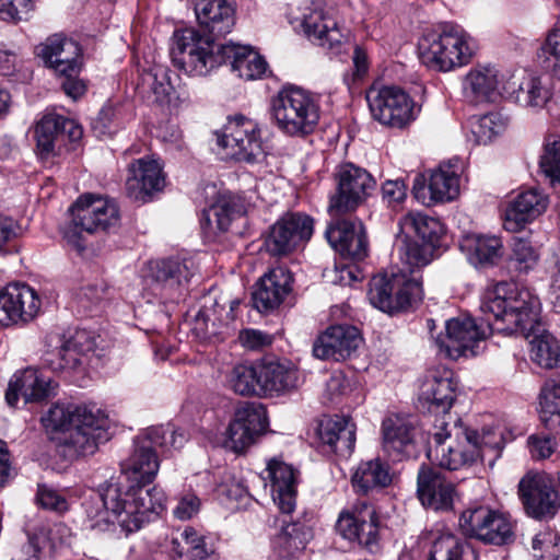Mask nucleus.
I'll return each instance as SVG.
<instances>
[{"mask_svg": "<svg viewBox=\"0 0 560 560\" xmlns=\"http://www.w3.org/2000/svg\"><path fill=\"white\" fill-rule=\"evenodd\" d=\"M538 307V296L527 288L506 281L489 284L481 295L480 310L491 314L493 322L487 319L486 325H478L470 317L447 320L445 335L435 339L438 352L452 360L474 357L479 343L490 334L511 335L528 329L536 320Z\"/></svg>", "mask_w": 560, "mask_h": 560, "instance_id": "1", "label": "nucleus"}, {"mask_svg": "<svg viewBox=\"0 0 560 560\" xmlns=\"http://www.w3.org/2000/svg\"><path fill=\"white\" fill-rule=\"evenodd\" d=\"M136 483L127 489L109 482L102 491L84 502L89 527L104 532L115 521L127 534L139 530L144 523L161 515L166 509V495L158 487Z\"/></svg>", "mask_w": 560, "mask_h": 560, "instance_id": "2", "label": "nucleus"}, {"mask_svg": "<svg viewBox=\"0 0 560 560\" xmlns=\"http://www.w3.org/2000/svg\"><path fill=\"white\" fill-rule=\"evenodd\" d=\"M402 268L390 275L374 276L370 281L369 301L385 313L405 311L422 299L420 277L416 271L428 266L433 259V246L419 244L408 235H399L396 241Z\"/></svg>", "mask_w": 560, "mask_h": 560, "instance_id": "3", "label": "nucleus"}, {"mask_svg": "<svg viewBox=\"0 0 560 560\" xmlns=\"http://www.w3.org/2000/svg\"><path fill=\"white\" fill-rule=\"evenodd\" d=\"M47 432H62V454L70 458L92 455L107 439L108 418L95 404H55L42 417Z\"/></svg>", "mask_w": 560, "mask_h": 560, "instance_id": "4", "label": "nucleus"}, {"mask_svg": "<svg viewBox=\"0 0 560 560\" xmlns=\"http://www.w3.org/2000/svg\"><path fill=\"white\" fill-rule=\"evenodd\" d=\"M428 458L447 470L471 466L480 459L474 443V430L464 427L457 417H436L430 432Z\"/></svg>", "mask_w": 560, "mask_h": 560, "instance_id": "5", "label": "nucleus"}, {"mask_svg": "<svg viewBox=\"0 0 560 560\" xmlns=\"http://www.w3.org/2000/svg\"><path fill=\"white\" fill-rule=\"evenodd\" d=\"M474 50L472 38L457 24H443L419 40L421 61L440 71H451L467 65Z\"/></svg>", "mask_w": 560, "mask_h": 560, "instance_id": "6", "label": "nucleus"}, {"mask_svg": "<svg viewBox=\"0 0 560 560\" xmlns=\"http://www.w3.org/2000/svg\"><path fill=\"white\" fill-rule=\"evenodd\" d=\"M277 128L290 137L311 135L319 121V105L313 95L298 86H284L270 105Z\"/></svg>", "mask_w": 560, "mask_h": 560, "instance_id": "7", "label": "nucleus"}, {"mask_svg": "<svg viewBox=\"0 0 560 560\" xmlns=\"http://www.w3.org/2000/svg\"><path fill=\"white\" fill-rule=\"evenodd\" d=\"M223 46L196 28L175 31L171 46L172 62L189 75H207L223 65Z\"/></svg>", "mask_w": 560, "mask_h": 560, "instance_id": "8", "label": "nucleus"}, {"mask_svg": "<svg viewBox=\"0 0 560 560\" xmlns=\"http://www.w3.org/2000/svg\"><path fill=\"white\" fill-rule=\"evenodd\" d=\"M71 221L65 232V237L78 252H83L85 245L81 233L96 234L108 231L119 222V210L116 202L103 196L84 194L69 209Z\"/></svg>", "mask_w": 560, "mask_h": 560, "instance_id": "9", "label": "nucleus"}, {"mask_svg": "<svg viewBox=\"0 0 560 560\" xmlns=\"http://www.w3.org/2000/svg\"><path fill=\"white\" fill-rule=\"evenodd\" d=\"M289 23L295 31H302L311 42L335 54L340 52L346 37L338 26L334 8L324 1H312L299 15L290 13Z\"/></svg>", "mask_w": 560, "mask_h": 560, "instance_id": "10", "label": "nucleus"}, {"mask_svg": "<svg viewBox=\"0 0 560 560\" xmlns=\"http://www.w3.org/2000/svg\"><path fill=\"white\" fill-rule=\"evenodd\" d=\"M459 527L465 536L485 544L504 546L515 540V524L511 516L485 505L463 511Z\"/></svg>", "mask_w": 560, "mask_h": 560, "instance_id": "11", "label": "nucleus"}, {"mask_svg": "<svg viewBox=\"0 0 560 560\" xmlns=\"http://www.w3.org/2000/svg\"><path fill=\"white\" fill-rule=\"evenodd\" d=\"M335 178L337 190L330 197L328 207L334 217L354 211L376 187L372 175L352 163L341 164L335 173Z\"/></svg>", "mask_w": 560, "mask_h": 560, "instance_id": "12", "label": "nucleus"}, {"mask_svg": "<svg viewBox=\"0 0 560 560\" xmlns=\"http://www.w3.org/2000/svg\"><path fill=\"white\" fill-rule=\"evenodd\" d=\"M314 232V220L301 212H289L269 229L264 245L272 256H287L310 241Z\"/></svg>", "mask_w": 560, "mask_h": 560, "instance_id": "13", "label": "nucleus"}, {"mask_svg": "<svg viewBox=\"0 0 560 560\" xmlns=\"http://www.w3.org/2000/svg\"><path fill=\"white\" fill-rule=\"evenodd\" d=\"M217 141L226 155L238 161L253 163L265 153L256 122L243 116L230 119Z\"/></svg>", "mask_w": 560, "mask_h": 560, "instance_id": "14", "label": "nucleus"}, {"mask_svg": "<svg viewBox=\"0 0 560 560\" xmlns=\"http://www.w3.org/2000/svg\"><path fill=\"white\" fill-rule=\"evenodd\" d=\"M366 101L373 118L383 125L402 128L415 119L413 102L400 88H371Z\"/></svg>", "mask_w": 560, "mask_h": 560, "instance_id": "15", "label": "nucleus"}, {"mask_svg": "<svg viewBox=\"0 0 560 560\" xmlns=\"http://www.w3.org/2000/svg\"><path fill=\"white\" fill-rule=\"evenodd\" d=\"M83 136L82 127L73 119L56 113L42 117L35 127L36 149L40 159L60 154L62 148L78 142Z\"/></svg>", "mask_w": 560, "mask_h": 560, "instance_id": "16", "label": "nucleus"}, {"mask_svg": "<svg viewBox=\"0 0 560 560\" xmlns=\"http://www.w3.org/2000/svg\"><path fill=\"white\" fill-rule=\"evenodd\" d=\"M517 494L526 514L536 520L553 517L560 498L551 481L542 474L528 471L517 486Z\"/></svg>", "mask_w": 560, "mask_h": 560, "instance_id": "17", "label": "nucleus"}, {"mask_svg": "<svg viewBox=\"0 0 560 560\" xmlns=\"http://www.w3.org/2000/svg\"><path fill=\"white\" fill-rule=\"evenodd\" d=\"M39 310L40 299L30 285L14 282L0 290V325H26L38 315Z\"/></svg>", "mask_w": 560, "mask_h": 560, "instance_id": "18", "label": "nucleus"}, {"mask_svg": "<svg viewBox=\"0 0 560 560\" xmlns=\"http://www.w3.org/2000/svg\"><path fill=\"white\" fill-rule=\"evenodd\" d=\"M412 194L423 206L432 207L454 200L459 195V176L453 164H442L430 175L416 176Z\"/></svg>", "mask_w": 560, "mask_h": 560, "instance_id": "19", "label": "nucleus"}, {"mask_svg": "<svg viewBox=\"0 0 560 560\" xmlns=\"http://www.w3.org/2000/svg\"><path fill=\"white\" fill-rule=\"evenodd\" d=\"M268 425L266 410L261 404L244 402L234 412L226 429L225 445L235 453L250 446Z\"/></svg>", "mask_w": 560, "mask_h": 560, "instance_id": "20", "label": "nucleus"}, {"mask_svg": "<svg viewBox=\"0 0 560 560\" xmlns=\"http://www.w3.org/2000/svg\"><path fill=\"white\" fill-rule=\"evenodd\" d=\"M336 526L348 540L358 541L370 550L377 546L378 517L375 509L365 501H359L341 512Z\"/></svg>", "mask_w": 560, "mask_h": 560, "instance_id": "21", "label": "nucleus"}, {"mask_svg": "<svg viewBox=\"0 0 560 560\" xmlns=\"http://www.w3.org/2000/svg\"><path fill=\"white\" fill-rule=\"evenodd\" d=\"M362 343L354 326L334 325L323 331L313 343V354L320 360L343 361L350 358Z\"/></svg>", "mask_w": 560, "mask_h": 560, "instance_id": "22", "label": "nucleus"}, {"mask_svg": "<svg viewBox=\"0 0 560 560\" xmlns=\"http://www.w3.org/2000/svg\"><path fill=\"white\" fill-rule=\"evenodd\" d=\"M330 246L341 256L362 260L368 256V237L365 229L359 220H336L325 232Z\"/></svg>", "mask_w": 560, "mask_h": 560, "instance_id": "23", "label": "nucleus"}, {"mask_svg": "<svg viewBox=\"0 0 560 560\" xmlns=\"http://www.w3.org/2000/svg\"><path fill=\"white\" fill-rule=\"evenodd\" d=\"M417 493L427 509L435 512L453 510L456 495L455 486L432 467L422 466L418 472Z\"/></svg>", "mask_w": 560, "mask_h": 560, "instance_id": "24", "label": "nucleus"}, {"mask_svg": "<svg viewBox=\"0 0 560 560\" xmlns=\"http://www.w3.org/2000/svg\"><path fill=\"white\" fill-rule=\"evenodd\" d=\"M502 80L501 95L523 107L541 108L550 98V91L539 77L521 71L509 72Z\"/></svg>", "mask_w": 560, "mask_h": 560, "instance_id": "25", "label": "nucleus"}, {"mask_svg": "<svg viewBox=\"0 0 560 560\" xmlns=\"http://www.w3.org/2000/svg\"><path fill=\"white\" fill-rule=\"evenodd\" d=\"M55 386L50 377L34 368H27L15 372L10 378L5 401L10 407H15L19 397L25 402H39L54 394Z\"/></svg>", "mask_w": 560, "mask_h": 560, "instance_id": "26", "label": "nucleus"}, {"mask_svg": "<svg viewBox=\"0 0 560 560\" xmlns=\"http://www.w3.org/2000/svg\"><path fill=\"white\" fill-rule=\"evenodd\" d=\"M194 9L200 33L213 40L235 26V8L229 0H195Z\"/></svg>", "mask_w": 560, "mask_h": 560, "instance_id": "27", "label": "nucleus"}, {"mask_svg": "<svg viewBox=\"0 0 560 560\" xmlns=\"http://www.w3.org/2000/svg\"><path fill=\"white\" fill-rule=\"evenodd\" d=\"M164 184L165 178L158 161L141 158L130 163L126 179V191L131 199L145 202L148 197L153 191L161 190Z\"/></svg>", "mask_w": 560, "mask_h": 560, "instance_id": "28", "label": "nucleus"}, {"mask_svg": "<svg viewBox=\"0 0 560 560\" xmlns=\"http://www.w3.org/2000/svg\"><path fill=\"white\" fill-rule=\"evenodd\" d=\"M383 448L394 462L416 454V427L408 418L389 416L382 423Z\"/></svg>", "mask_w": 560, "mask_h": 560, "instance_id": "29", "label": "nucleus"}, {"mask_svg": "<svg viewBox=\"0 0 560 560\" xmlns=\"http://www.w3.org/2000/svg\"><path fill=\"white\" fill-rule=\"evenodd\" d=\"M155 447L147 436V430L136 439L133 452L121 463V471L128 480L136 483H151L154 480L160 468Z\"/></svg>", "mask_w": 560, "mask_h": 560, "instance_id": "30", "label": "nucleus"}, {"mask_svg": "<svg viewBox=\"0 0 560 560\" xmlns=\"http://www.w3.org/2000/svg\"><path fill=\"white\" fill-rule=\"evenodd\" d=\"M37 55L57 74L80 72L81 48L70 38L55 34L37 47Z\"/></svg>", "mask_w": 560, "mask_h": 560, "instance_id": "31", "label": "nucleus"}, {"mask_svg": "<svg viewBox=\"0 0 560 560\" xmlns=\"http://www.w3.org/2000/svg\"><path fill=\"white\" fill-rule=\"evenodd\" d=\"M266 472L273 502L282 514H291L296 505L298 471L291 465L273 458L269 460Z\"/></svg>", "mask_w": 560, "mask_h": 560, "instance_id": "32", "label": "nucleus"}, {"mask_svg": "<svg viewBox=\"0 0 560 560\" xmlns=\"http://www.w3.org/2000/svg\"><path fill=\"white\" fill-rule=\"evenodd\" d=\"M291 275L282 267L273 268L256 283L253 306L260 313L277 308L291 290Z\"/></svg>", "mask_w": 560, "mask_h": 560, "instance_id": "33", "label": "nucleus"}, {"mask_svg": "<svg viewBox=\"0 0 560 560\" xmlns=\"http://www.w3.org/2000/svg\"><path fill=\"white\" fill-rule=\"evenodd\" d=\"M318 439L326 452L348 457L355 445V424L346 417L335 416L320 421Z\"/></svg>", "mask_w": 560, "mask_h": 560, "instance_id": "34", "label": "nucleus"}, {"mask_svg": "<svg viewBox=\"0 0 560 560\" xmlns=\"http://www.w3.org/2000/svg\"><path fill=\"white\" fill-rule=\"evenodd\" d=\"M540 306L535 323L528 325V329L517 330L529 340L532 360L544 369H557L560 366V342L548 332L540 324ZM513 335V332L511 334Z\"/></svg>", "mask_w": 560, "mask_h": 560, "instance_id": "35", "label": "nucleus"}, {"mask_svg": "<svg viewBox=\"0 0 560 560\" xmlns=\"http://www.w3.org/2000/svg\"><path fill=\"white\" fill-rule=\"evenodd\" d=\"M548 206V197L533 188L522 191L505 210L504 228L518 232L526 223L539 217Z\"/></svg>", "mask_w": 560, "mask_h": 560, "instance_id": "36", "label": "nucleus"}, {"mask_svg": "<svg viewBox=\"0 0 560 560\" xmlns=\"http://www.w3.org/2000/svg\"><path fill=\"white\" fill-rule=\"evenodd\" d=\"M260 396H273L295 388L299 371L291 362L267 361L259 363Z\"/></svg>", "mask_w": 560, "mask_h": 560, "instance_id": "37", "label": "nucleus"}, {"mask_svg": "<svg viewBox=\"0 0 560 560\" xmlns=\"http://www.w3.org/2000/svg\"><path fill=\"white\" fill-rule=\"evenodd\" d=\"M138 93L149 104L165 106L174 94L171 82V70L163 65H154L144 70L138 83Z\"/></svg>", "mask_w": 560, "mask_h": 560, "instance_id": "38", "label": "nucleus"}, {"mask_svg": "<svg viewBox=\"0 0 560 560\" xmlns=\"http://www.w3.org/2000/svg\"><path fill=\"white\" fill-rule=\"evenodd\" d=\"M494 67L478 66L469 70L464 79V92L474 102L490 101L497 93L501 94L503 75Z\"/></svg>", "mask_w": 560, "mask_h": 560, "instance_id": "39", "label": "nucleus"}, {"mask_svg": "<svg viewBox=\"0 0 560 560\" xmlns=\"http://www.w3.org/2000/svg\"><path fill=\"white\" fill-rule=\"evenodd\" d=\"M223 63L230 61L233 71L244 80L261 79L268 69V63L258 52L248 46L226 44L223 46Z\"/></svg>", "mask_w": 560, "mask_h": 560, "instance_id": "40", "label": "nucleus"}, {"mask_svg": "<svg viewBox=\"0 0 560 560\" xmlns=\"http://www.w3.org/2000/svg\"><path fill=\"white\" fill-rule=\"evenodd\" d=\"M421 398L429 404V410L442 413L441 417H453L448 413L455 400V387L452 372L444 371L443 375L432 374L423 384Z\"/></svg>", "mask_w": 560, "mask_h": 560, "instance_id": "41", "label": "nucleus"}, {"mask_svg": "<svg viewBox=\"0 0 560 560\" xmlns=\"http://www.w3.org/2000/svg\"><path fill=\"white\" fill-rule=\"evenodd\" d=\"M460 247L476 266L495 265L503 255V245L497 236L471 234L465 236Z\"/></svg>", "mask_w": 560, "mask_h": 560, "instance_id": "42", "label": "nucleus"}, {"mask_svg": "<svg viewBox=\"0 0 560 560\" xmlns=\"http://www.w3.org/2000/svg\"><path fill=\"white\" fill-rule=\"evenodd\" d=\"M313 537L312 528L305 522L282 520L280 532L272 540L273 548L283 556H293L305 549Z\"/></svg>", "mask_w": 560, "mask_h": 560, "instance_id": "43", "label": "nucleus"}, {"mask_svg": "<svg viewBox=\"0 0 560 560\" xmlns=\"http://www.w3.org/2000/svg\"><path fill=\"white\" fill-rule=\"evenodd\" d=\"M357 492L368 494L374 489L385 488L392 482L389 466L380 458L362 462L352 478Z\"/></svg>", "mask_w": 560, "mask_h": 560, "instance_id": "44", "label": "nucleus"}, {"mask_svg": "<svg viewBox=\"0 0 560 560\" xmlns=\"http://www.w3.org/2000/svg\"><path fill=\"white\" fill-rule=\"evenodd\" d=\"M238 209L230 198L222 197L201 213L200 225L206 236L212 237L228 231Z\"/></svg>", "mask_w": 560, "mask_h": 560, "instance_id": "45", "label": "nucleus"}, {"mask_svg": "<svg viewBox=\"0 0 560 560\" xmlns=\"http://www.w3.org/2000/svg\"><path fill=\"white\" fill-rule=\"evenodd\" d=\"M429 560H478V555L468 540L445 533L434 539Z\"/></svg>", "mask_w": 560, "mask_h": 560, "instance_id": "46", "label": "nucleus"}, {"mask_svg": "<svg viewBox=\"0 0 560 560\" xmlns=\"http://www.w3.org/2000/svg\"><path fill=\"white\" fill-rule=\"evenodd\" d=\"M405 233H415L422 240V244H430L435 249L443 234V225L438 219L422 213H408L399 221Z\"/></svg>", "mask_w": 560, "mask_h": 560, "instance_id": "47", "label": "nucleus"}, {"mask_svg": "<svg viewBox=\"0 0 560 560\" xmlns=\"http://www.w3.org/2000/svg\"><path fill=\"white\" fill-rule=\"evenodd\" d=\"M540 420L552 433H560V378L549 380L540 393Z\"/></svg>", "mask_w": 560, "mask_h": 560, "instance_id": "48", "label": "nucleus"}, {"mask_svg": "<svg viewBox=\"0 0 560 560\" xmlns=\"http://www.w3.org/2000/svg\"><path fill=\"white\" fill-rule=\"evenodd\" d=\"M259 364H237L228 376L229 387L242 396H260Z\"/></svg>", "mask_w": 560, "mask_h": 560, "instance_id": "49", "label": "nucleus"}, {"mask_svg": "<svg viewBox=\"0 0 560 560\" xmlns=\"http://www.w3.org/2000/svg\"><path fill=\"white\" fill-rule=\"evenodd\" d=\"M539 260L538 248L526 237L514 236L511 243L509 267L518 272L527 273L533 270Z\"/></svg>", "mask_w": 560, "mask_h": 560, "instance_id": "50", "label": "nucleus"}, {"mask_svg": "<svg viewBox=\"0 0 560 560\" xmlns=\"http://www.w3.org/2000/svg\"><path fill=\"white\" fill-rule=\"evenodd\" d=\"M506 124L508 119L500 113H488L472 124V133L478 143L487 144L505 129Z\"/></svg>", "mask_w": 560, "mask_h": 560, "instance_id": "51", "label": "nucleus"}, {"mask_svg": "<svg viewBox=\"0 0 560 560\" xmlns=\"http://www.w3.org/2000/svg\"><path fill=\"white\" fill-rule=\"evenodd\" d=\"M183 265L176 259H163L152 267V278L164 289L174 290L182 285Z\"/></svg>", "mask_w": 560, "mask_h": 560, "instance_id": "52", "label": "nucleus"}, {"mask_svg": "<svg viewBox=\"0 0 560 560\" xmlns=\"http://www.w3.org/2000/svg\"><path fill=\"white\" fill-rule=\"evenodd\" d=\"M542 173L551 184H560V137L550 135L546 138L544 153L539 161Z\"/></svg>", "mask_w": 560, "mask_h": 560, "instance_id": "53", "label": "nucleus"}, {"mask_svg": "<svg viewBox=\"0 0 560 560\" xmlns=\"http://www.w3.org/2000/svg\"><path fill=\"white\" fill-rule=\"evenodd\" d=\"M147 436L151 442L161 448H182L188 440V435L183 429H175L171 424L151 427L147 429Z\"/></svg>", "mask_w": 560, "mask_h": 560, "instance_id": "54", "label": "nucleus"}, {"mask_svg": "<svg viewBox=\"0 0 560 560\" xmlns=\"http://www.w3.org/2000/svg\"><path fill=\"white\" fill-rule=\"evenodd\" d=\"M124 120V107L120 104H105L92 122L98 136H110L116 132Z\"/></svg>", "mask_w": 560, "mask_h": 560, "instance_id": "55", "label": "nucleus"}, {"mask_svg": "<svg viewBox=\"0 0 560 560\" xmlns=\"http://www.w3.org/2000/svg\"><path fill=\"white\" fill-rule=\"evenodd\" d=\"M68 347H72L74 351L83 355L88 361L96 349V338L92 331L85 329H75L72 332H68L60 338Z\"/></svg>", "mask_w": 560, "mask_h": 560, "instance_id": "56", "label": "nucleus"}, {"mask_svg": "<svg viewBox=\"0 0 560 560\" xmlns=\"http://www.w3.org/2000/svg\"><path fill=\"white\" fill-rule=\"evenodd\" d=\"M545 68L560 78V30L550 32L541 47Z\"/></svg>", "mask_w": 560, "mask_h": 560, "instance_id": "57", "label": "nucleus"}, {"mask_svg": "<svg viewBox=\"0 0 560 560\" xmlns=\"http://www.w3.org/2000/svg\"><path fill=\"white\" fill-rule=\"evenodd\" d=\"M178 540L185 545V550H188L189 560H202L208 557L209 552L203 536L192 527H185L179 532Z\"/></svg>", "mask_w": 560, "mask_h": 560, "instance_id": "58", "label": "nucleus"}, {"mask_svg": "<svg viewBox=\"0 0 560 560\" xmlns=\"http://www.w3.org/2000/svg\"><path fill=\"white\" fill-rule=\"evenodd\" d=\"M32 9V0H0V18L8 22L26 20Z\"/></svg>", "mask_w": 560, "mask_h": 560, "instance_id": "59", "label": "nucleus"}, {"mask_svg": "<svg viewBox=\"0 0 560 560\" xmlns=\"http://www.w3.org/2000/svg\"><path fill=\"white\" fill-rule=\"evenodd\" d=\"M474 443L480 451L482 460L488 454H497L502 448V434L493 429H486L481 434L474 431Z\"/></svg>", "mask_w": 560, "mask_h": 560, "instance_id": "60", "label": "nucleus"}, {"mask_svg": "<svg viewBox=\"0 0 560 560\" xmlns=\"http://www.w3.org/2000/svg\"><path fill=\"white\" fill-rule=\"evenodd\" d=\"M58 355L60 359L58 366L63 370H75L89 363L83 355L79 354L78 351H74L72 347H68V343L61 339L58 348Z\"/></svg>", "mask_w": 560, "mask_h": 560, "instance_id": "61", "label": "nucleus"}, {"mask_svg": "<svg viewBox=\"0 0 560 560\" xmlns=\"http://www.w3.org/2000/svg\"><path fill=\"white\" fill-rule=\"evenodd\" d=\"M200 499L194 493L184 494L173 513L174 516L180 521H187L194 517L200 510Z\"/></svg>", "mask_w": 560, "mask_h": 560, "instance_id": "62", "label": "nucleus"}, {"mask_svg": "<svg viewBox=\"0 0 560 560\" xmlns=\"http://www.w3.org/2000/svg\"><path fill=\"white\" fill-rule=\"evenodd\" d=\"M37 501L44 508L56 512H63L68 509L66 499L56 490L39 487L37 492Z\"/></svg>", "mask_w": 560, "mask_h": 560, "instance_id": "63", "label": "nucleus"}, {"mask_svg": "<svg viewBox=\"0 0 560 560\" xmlns=\"http://www.w3.org/2000/svg\"><path fill=\"white\" fill-rule=\"evenodd\" d=\"M532 547L534 550H545L552 557L560 547V537L550 529L539 532L533 538Z\"/></svg>", "mask_w": 560, "mask_h": 560, "instance_id": "64", "label": "nucleus"}]
</instances>
